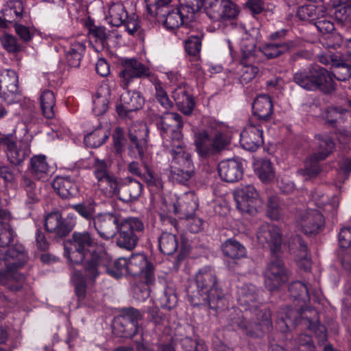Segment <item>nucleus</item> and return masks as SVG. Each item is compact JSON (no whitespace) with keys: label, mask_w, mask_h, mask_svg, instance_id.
Segmentation results:
<instances>
[{"label":"nucleus","mask_w":351,"mask_h":351,"mask_svg":"<svg viewBox=\"0 0 351 351\" xmlns=\"http://www.w3.org/2000/svg\"><path fill=\"white\" fill-rule=\"evenodd\" d=\"M182 117L178 113L167 114L158 123L163 146L171 156V178L177 182L186 184L194 174V165L182 139Z\"/></svg>","instance_id":"f257e3e1"},{"label":"nucleus","mask_w":351,"mask_h":351,"mask_svg":"<svg viewBox=\"0 0 351 351\" xmlns=\"http://www.w3.org/2000/svg\"><path fill=\"white\" fill-rule=\"evenodd\" d=\"M64 255L72 265H82L88 280L93 282L101 274V267L110 261V256L97 246L87 231L74 232L64 245Z\"/></svg>","instance_id":"f03ea898"},{"label":"nucleus","mask_w":351,"mask_h":351,"mask_svg":"<svg viewBox=\"0 0 351 351\" xmlns=\"http://www.w3.org/2000/svg\"><path fill=\"white\" fill-rule=\"evenodd\" d=\"M186 293L189 301L194 306H206L217 309L224 301V294L216 273L210 267H204L198 271L195 282L187 287Z\"/></svg>","instance_id":"7ed1b4c3"},{"label":"nucleus","mask_w":351,"mask_h":351,"mask_svg":"<svg viewBox=\"0 0 351 351\" xmlns=\"http://www.w3.org/2000/svg\"><path fill=\"white\" fill-rule=\"evenodd\" d=\"M27 261V252L22 245H15L5 252L0 264L5 269H0V285H5L12 291H19L25 280V276L17 272Z\"/></svg>","instance_id":"20e7f679"},{"label":"nucleus","mask_w":351,"mask_h":351,"mask_svg":"<svg viewBox=\"0 0 351 351\" xmlns=\"http://www.w3.org/2000/svg\"><path fill=\"white\" fill-rule=\"evenodd\" d=\"M293 80L296 84L310 91L319 90L325 93H330L336 88L332 74L316 64L295 72Z\"/></svg>","instance_id":"39448f33"},{"label":"nucleus","mask_w":351,"mask_h":351,"mask_svg":"<svg viewBox=\"0 0 351 351\" xmlns=\"http://www.w3.org/2000/svg\"><path fill=\"white\" fill-rule=\"evenodd\" d=\"M171 0H145L147 12L152 17H155L158 21H164L167 29H175L182 25H188L195 19L193 12L186 11V8H176L168 12L164 19L163 9Z\"/></svg>","instance_id":"423d86ee"},{"label":"nucleus","mask_w":351,"mask_h":351,"mask_svg":"<svg viewBox=\"0 0 351 351\" xmlns=\"http://www.w3.org/2000/svg\"><path fill=\"white\" fill-rule=\"evenodd\" d=\"M317 151L306 160L304 169L298 171V176H302L304 180L316 177L321 171L319 160L326 158L335 148V143L332 138L326 134L315 136Z\"/></svg>","instance_id":"0eeeda50"},{"label":"nucleus","mask_w":351,"mask_h":351,"mask_svg":"<svg viewBox=\"0 0 351 351\" xmlns=\"http://www.w3.org/2000/svg\"><path fill=\"white\" fill-rule=\"evenodd\" d=\"M143 319L142 313L133 307L124 308L112 324V332L117 337L131 338L138 331V323Z\"/></svg>","instance_id":"6e6552de"},{"label":"nucleus","mask_w":351,"mask_h":351,"mask_svg":"<svg viewBox=\"0 0 351 351\" xmlns=\"http://www.w3.org/2000/svg\"><path fill=\"white\" fill-rule=\"evenodd\" d=\"M122 70L119 73V84L123 89H128L135 80L142 77L154 76L149 70L143 63L136 59H125L122 63Z\"/></svg>","instance_id":"1a4fd4ad"},{"label":"nucleus","mask_w":351,"mask_h":351,"mask_svg":"<svg viewBox=\"0 0 351 351\" xmlns=\"http://www.w3.org/2000/svg\"><path fill=\"white\" fill-rule=\"evenodd\" d=\"M289 278V271L283 261L278 256H273L265 271V285L270 291L278 289L286 283Z\"/></svg>","instance_id":"9d476101"},{"label":"nucleus","mask_w":351,"mask_h":351,"mask_svg":"<svg viewBox=\"0 0 351 351\" xmlns=\"http://www.w3.org/2000/svg\"><path fill=\"white\" fill-rule=\"evenodd\" d=\"M16 73L12 69L0 71V97L8 104L19 102L22 95Z\"/></svg>","instance_id":"9b49d317"},{"label":"nucleus","mask_w":351,"mask_h":351,"mask_svg":"<svg viewBox=\"0 0 351 351\" xmlns=\"http://www.w3.org/2000/svg\"><path fill=\"white\" fill-rule=\"evenodd\" d=\"M296 221L298 228L306 234H317L324 225L321 212L310 207L298 214Z\"/></svg>","instance_id":"f8f14e48"},{"label":"nucleus","mask_w":351,"mask_h":351,"mask_svg":"<svg viewBox=\"0 0 351 351\" xmlns=\"http://www.w3.org/2000/svg\"><path fill=\"white\" fill-rule=\"evenodd\" d=\"M3 147L8 160L15 165L21 164L31 152L30 143L27 140L17 141L12 135H8Z\"/></svg>","instance_id":"ddd939ff"},{"label":"nucleus","mask_w":351,"mask_h":351,"mask_svg":"<svg viewBox=\"0 0 351 351\" xmlns=\"http://www.w3.org/2000/svg\"><path fill=\"white\" fill-rule=\"evenodd\" d=\"M128 271L131 276H142L148 284L155 281L154 266L143 254H134L128 259Z\"/></svg>","instance_id":"4468645a"},{"label":"nucleus","mask_w":351,"mask_h":351,"mask_svg":"<svg viewBox=\"0 0 351 351\" xmlns=\"http://www.w3.org/2000/svg\"><path fill=\"white\" fill-rule=\"evenodd\" d=\"M256 237L263 245H268L273 254L280 252L282 245L280 229L274 224L264 223L258 228Z\"/></svg>","instance_id":"2eb2a0df"},{"label":"nucleus","mask_w":351,"mask_h":351,"mask_svg":"<svg viewBox=\"0 0 351 351\" xmlns=\"http://www.w3.org/2000/svg\"><path fill=\"white\" fill-rule=\"evenodd\" d=\"M93 223L99 236L109 240L117 233L119 217L111 213H99L93 218Z\"/></svg>","instance_id":"dca6fc26"},{"label":"nucleus","mask_w":351,"mask_h":351,"mask_svg":"<svg viewBox=\"0 0 351 351\" xmlns=\"http://www.w3.org/2000/svg\"><path fill=\"white\" fill-rule=\"evenodd\" d=\"M258 194L252 185H246L237 189L234 193L237 208L241 212L252 213L256 207Z\"/></svg>","instance_id":"f3484780"},{"label":"nucleus","mask_w":351,"mask_h":351,"mask_svg":"<svg viewBox=\"0 0 351 351\" xmlns=\"http://www.w3.org/2000/svg\"><path fill=\"white\" fill-rule=\"evenodd\" d=\"M79 171L75 170L72 175L58 176L53 182V187L62 198L74 196L78 191Z\"/></svg>","instance_id":"a211bd4d"},{"label":"nucleus","mask_w":351,"mask_h":351,"mask_svg":"<svg viewBox=\"0 0 351 351\" xmlns=\"http://www.w3.org/2000/svg\"><path fill=\"white\" fill-rule=\"evenodd\" d=\"M263 128L260 124H250L241 133V145L246 150L256 151L263 144Z\"/></svg>","instance_id":"6ab92c4d"},{"label":"nucleus","mask_w":351,"mask_h":351,"mask_svg":"<svg viewBox=\"0 0 351 351\" xmlns=\"http://www.w3.org/2000/svg\"><path fill=\"white\" fill-rule=\"evenodd\" d=\"M147 134V128L144 123H134L129 128L128 136L131 143L130 149V151L136 149L141 158L143 156Z\"/></svg>","instance_id":"aec40b11"},{"label":"nucleus","mask_w":351,"mask_h":351,"mask_svg":"<svg viewBox=\"0 0 351 351\" xmlns=\"http://www.w3.org/2000/svg\"><path fill=\"white\" fill-rule=\"evenodd\" d=\"M173 207V213L183 220L195 215L198 207L197 198L193 192L185 193L177 199Z\"/></svg>","instance_id":"412c9836"},{"label":"nucleus","mask_w":351,"mask_h":351,"mask_svg":"<svg viewBox=\"0 0 351 351\" xmlns=\"http://www.w3.org/2000/svg\"><path fill=\"white\" fill-rule=\"evenodd\" d=\"M144 104V98L137 91L126 90L120 97V104L117 106V112L121 116H127L130 112L141 109Z\"/></svg>","instance_id":"4be33fe9"},{"label":"nucleus","mask_w":351,"mask_h":351,"mask_svg":"<svg viewBox=\"0 0 351 351\" xmlns=\"http://www.w3.org/2000/svg\"><path fill=\"white\" fill-rule=\"evenodd\" d=\"M45 227L47 231L62 237L66 236L72 230L73 226L63 220L59 211L51 212L45 219Z\"/></svg>","instance_id":"5701e85b"},{"label":"nucleus","mask_w":351,"mask_h":351,"mask_svg":"<svg viewBox=\"0 0 351 351\" xmlns=\"http://www.w3.org/2000/svg\"><path fill=\"white\" fill-rule=\"evenodd\" d=\"M172 97L176 103L178 109L186 115L192 113L195 102L190 93L189 88L183 82L173 90Z\"/></svg>","instance_id":"b1692460"},{"label":"nucleus","mask_w":351,"mask_h":351,"mask_svg":"<svg viewBox=\"0 0 351 351\" xmlns=\"http://www.w3.org/2000/svg\"><path fill=\"white\" fill-rule=\"evenodd\" d=\"M219 175L227 182H234L243 176L242 164L236 160L221 161L218 166Z\"/></svg>","instance_id":"393cba45"},{"label":"nucleus","mask_w":351,"mask_h":351,"mask_svg":"<svg viewBox=\"0 0 351 351\" xmlns=\"http://www.w3.org/2000/svg\"><path fill=\"white\" fill-rule=\"evenodd\" d=\"M239 12V7L232 0H220L217 9L208 11V14L214 21H226L235 19Z\"/></svg>","instance_id":"a878e982"},{"label":"nucleus","mask_w":351,"mask_h":351,"mask_svg":"<svg viewBox=\"0 0 351 351\" xmlns=\"http://www.w3.org/2000/svg\"><path fill=\"white\" fill-rule=\"evenodd\" d=\"M111 90L106 84H101L93 96V111L97 116L104 114L108 108Z\"/></svg>","instance_id":"bb28decb"},{"label":"nucleus","mask_w":351,"mask_h":351,"mask_svg":"<svg viewBox=\"0 0 351 351\" xmlns=\"http://www.w3.org/2000/svg\"><path fill=\"white\" fill-rule=\"evenodd\" d=\"M143 191L142 184L132 178H126L123 184L120 185L118 193L120 198L124 202H132L137 199Z\"/></svg>","instance_id":"cd10ccee"},{"label":"nucleus","mask_w":351,"mask_h":351,"mask_svg":"<svg viewBox=\"0 0 351 351\" xmlns=\"http://www.w3.org/2000/svg\"><path fill=\"white\" fill-rule=\"evenodd\" d=\"M326 14V8L322 3L300 6L297 10V16L302 21L315 23L319 19H322Z\"/></svg>","instance_id":"c85d7f7f"},{"label":"nucleus","mask_w":351,"mask_h":351,"mask_svg":"<svg viewBox=\"0 0 351 351\" xmlns=\"http://www.w3.org/2000/svg\"><path fill=\"white\" fill-rule=\"evenodd\" d=\"M299 44L300 42L298 40L267 43L263 47L262 52L269 59L275 58L296 48Z\"/></svg>","instance_id":"c756f323"},{"label":"nucleus","mask_w":351,"mask_h":351,"mask_svg":"<svg viewBox=\"0 0 351 351\" xmlns=\"http://www.w3.org/2000/svg\"><path fill=\"white\" fill-rule=\"evenodd\" d=\"M320 117L335 127L337 123H344L348 118H351V112L341 107L330 106L322 110Z\"/></svg>","instance_id":"7c9ffc66"},{"label":"nucleus","mask_w":351,"mask_h":351,"mask_svg":"<svg viewBox=\"0 0 351 351\" xmlns=\"http://www.w3.org/2000/svg\"><path fill=\"white\" fill-rule=\"evenodd\" d=\"M261 290L252 284L243 285L238 289L239 301L242 305L256 308L260 301Z\"/></svg>","instance_id":"2f4dec72"},{"label":"nucleus","mask_w":351,"mask_h":351,"mask_svg":"<svg viewBox=\"0 0 351 351\" xmlns=\"http://www.w3.org/2000/svg\"><path fill=\"white\" fill-rule=\"evenodd\" d=\"M253 113L260 120L268 121L273 113V104L271 98L262 95L258 96L252 105Z\"/></svg>","instance_id":"473e14b6"},{"label":"nucleus","mask_w":351,"mask_h":351,"mask_svg":"<svg viewBox=\"0 0 351 351\" xmlns=\"http://www.w3.org/2000/svg\"><path fill=\"white\" fill-rule=\"evenodd\" d=\"M29 171L37 180H45L49 173V166L43 155L33 156L30 160Z\"/></svg>","instance_id":"72a5a7b5"},{"label":"nucleus","mask_w":351,"mask_h":351,"mask_svg":"<svg viewBox=\"0 0 351 351\" xmlns=\"http://www.w3.org/2000/svg\"><path fill=\"white\" fill-rule=\"evenodd\" d=\"M195 138V145L199 155L206 157L213 154L210 131L199 132Z\"/></svg>","instance_id":"f704fd0d"},{"label":"nucleus","mask_w":351,"mask_h":351,"mask_svg":"<svg viewBox=\"0 0 351 351\" xmlns=\"http://www.w3.org/2000/svg\"><path fill=\"white\" fill-rule=\"evenodd\" d=\"M128 13L121 3H113L110 5L106 19L112 26L120 27L125 19Z\"/></svg>","instance_id":"c9c22d12"},{"label":"nucleus","mask_w":351,"mask_h":351,"mask_svg":"<svg viewBox=\"0 0 351 351\" xmlns=\"http://www.w3.org/2000/svg\"><path fill=\"white\" fill-rule=\"evenodd\" d=\"M309 204L315 205L319 208L330 211L337 208L339 206V199L334 196L329 199L328 197L325 195L320 191H315L311 194V199Z\"/></svg>","instance_id":"e433bc0d"},{"label":"nucleus","mask_w":351,"mask_h":351,"mask_svg":"<svg viewBox=\"0 0 351 351\" xmlns=\"http://www.w3.org/2000/svg\"><path fill=\"white\" fill-rule=\"evenodd\" d=\"M293 244L298 248L295 255V261L298 266L304 271H308L311 267V261L308 253L306 245L298 236L294 239V242L291 245Z\"/></svg>","instance_id":"4c0bfd02"},{"label":"nucleus","mask_w":351,"mask_h":351,"mask_svg":"<svg viewBox=\"0 0 351 351\" xmlns=\"http://www.w3.org/2000/svg\"><path fill=\"white\" fill-rule=\"evenodd\" d=\"M213 154L223 149L229 143V139L224 134L223 126L215 124L210 128Z\"/></svg>","instance_id":"58836bf2"},{"label":"nucleus","mask_w":351,"mask_h":351,"mask_svg":"<svg viewBox=\"0 0 351 351\" xmlns=\"http://www.w3.org/2000/svg\"><path fill=\"white\" fill-rule=\"evenodd\" d=\"M165 289L162 295L159 298L162 308L171 309L175 307L178 303V296L176 292L175 285L171 282L164 281Z\"/></svg>","instance_id":"ea45409f"},{"label":"nucleus","mask_w":351,"mask_h":351,"mask_svg":"<svg viewBox=\"0 0 351 351\" xmlns=\"http://www.w3.org/2000/svg\"><path fill=\"white\" fill-rule=\"evenodd\" d=\"M40 107L43 114L47 119H52L55 116L56 97L51 90H44L40 97Z\"/></svg>","instance_id":"a19ab883"},{"label":"nucleus","mask_w":351,"mask_h":351,"mask_svg":"<svg viewBox=\"0 0 351 351\" xmlns=\"http://www.w3.org/2000/svg\"><path fill=\"white\" fill-rule=\"evenodd\" d=\"M98 187L104 192L106 196H112L118 193L120 184L117 178L112 173L97 180Z\"/></svg>","instance_id":"79ce46f5"},{"label":"nucleus","mask_w":351,"mask_h":351,"mask_svg":"<svg viewBox=\"0 0 351 351\" xmlns=\"http://www.w3.org/2000/svg\"><path fill=\"white\" fill-rule=\"evenodd\" d=\"M221 247L223 254L231 258H241L246 254L245 247L233 239H228L222 244Z\"/></svg>","instance_id":"37998d69"},{"label":"nucleus","mask_w":351,"mask_h":351,"mask_svg":"<svg viewBox=\"0 0 351 351\" xmlns=\"http://www.w3.org/2000/svg\"><path fill=\"white\" fill-rule=\"evenodd\" d=\"M234 72L241 84H247L257 76L259 69L253 64H239Z\"/></svg>","instance_id":"c03bdc74"},{"label":"nucleus","mask_w":351,"mask_h":351,"mask_svg":"<svg viewBox=\"0 0 351 351\" xmlns=\"http://www.w3.org/2000/svg\"><path fill=\"white\" fill-rule=\"evenodd\" d=\"M85 45L80 42L73 43L66 52V60L70 67L77 68L80 66Z\"/></svg>","instance_id":"a18cd8bd"},{"label":"nucleus","mask_w":351,"mask_h":351,"mask_svg":"<svg viewBox=\"0 0 351 351\" xmlns=\"http://www.w3.org/2000/svg\"><path fill=\"white\" fill-rule=\"evenodd\" d=\"M158 242L160 252L166 255L173 254L178 247L177 237L173 233L162 232Z\"/></svg>","instance_id":"49530a36"},{"label":"nucleus","mask_w":351,"mask_h":351,"mask_svg":"<svg viewBox=\"0 0 351 351\" xmlns=\"http://www.w3.org/2000/svg\"><path fill=\"white\" fill-rule=\"evenodd\" d=\"M117 232L119 234L117 239V244L119 247L132 250L136 247L138 237L134 233L123 230L120 226L118 227Z\"/></svg>","instance_id":"de8ad7c7"},{"label":"nucleus","mask_w":351,"mask_h":351,"mask_svg":"<svg viewBox=\"0 0 351 351\" xmlns=\"http://www.w3.org/2000/svg\"><path fill=\"white\" fill-rule=\"evenodd\" d=\"M108 138L107 131L101 128H97L94 131L88 133L84 136V144L87 147L95 148L101 146Z\"/></svg>","instance_id":"09e8293b"},{"label":"nucleus","mask_w":351,"mask_h":351,"mask_svg":"<svg viewBox=\"0 0 351 351\" xmlns=\"http://www.w3.org/2000/svg\"><path fill=\"white\" fill-rule=\"evenodd\" d=\"M23 6L20 1H12L8 3L4 9L3 16L5 20L10 22H17L23 16Z\"/></svg>","instance_id":"8fccbe9b"},{"label":"nucleus","mask_w":351,"mask_h":351,"mask_svg":"<svg viewBox=\"0 0 351 351\" xmlns=\"http://www.w3.org/2000/svg\"><path fill=\"white\" fill-rule=\"evenodd\" d=\"M255 172L264 182H269L274 178V171L271 162L267 159L261 160L257 162Z\"/></svg>","instance_id":"3c124183"},{"label":"nucleus","mask_w":351,"mask_h":351,"mask_svg":"<svg viewBox=\"0 0 351 351\" xmlns=\"http://www.w3.org/2000/svg\"><path fill=\"white\" fill-rule=\"evenodd\" d=\"M145 174L143 177V180L146 182L149 189L155 193H157L162 189L163 182L160 176L152 171L147 165H144Z\"/></svg>","instance_id":"603ef678"},{"label":"nucleus","mask_w":351,"mask_h":351,"mask_svg":"<svg viewBox=\"0 0 351 351\" xmlns=\"http://www.w3.org/2000/svg\"><path fill=\"white\" fill-rule=\"evenodd\" d=\"M332 80L335 77L339 81H346L351 78V64L344 62L334 61L332 63Z\"/></svg>","instance_id":"864d4df0"},{"label":"nucleus","mask_w":351,"mask_h":351,"mask_svg":"<svg viewBox=\"0 0 351 351\" xmlns=\"http://www.w3.org/2000/svg\"><path fill=\"white\" fill-rule=\"evenodd\" d=\"M267 215L272 220H279L282 215V204L277 196L271 195L267 204Z\"/></svg>","instance_id":"5fc2aeb1"},{"label":"nucleus","mask_w":351,"mask_h":351,"mask_svg":"<svg viewBox=\"0 0 351 351\" xmlns=\"http://www.w3.org/2000/svg\"><path fill=\"white\" fill-rule=\"evenodd\" d=\"M21 185L27 193V203L33 204L38 201L40 189L30 178L26 176H23L21 180Z\"/></svg>","instance_id":"6e6d98bb"},{"label":"nucleus","mask_w":351,"mask_h":351,"mask_svg":"<svg viewBox=\"0 0 351 351\" xmlns=\"http://www.w3.org/2000/svg\"><path fill=\"white\" fill-rule=\"evenodd\" d=\"M71 280L75 283V293L78 298L80 301H82L86 296V282L93 284L96 279L91 282L88 280L86 278V275L83 277L80 273V271H75L71 276Z\"/></svg>","instance_id":"4d7b16f0"},{"label":"nucleus","mask_w":351,"mask_h":351,"mask_svg":"<svg viewBox=\"0 0 351 351\" xmlns=\"http://www.w3.org/2000/svg\"><path fill=\"white\" fill-rule=\"evenodd\" d=\"M90 165L97 180L112 173L110 171L111 164L106 160H101L97 157L93 158Z\"/></svg>","instance_id":"13d9d810"},{"label":"nucleus","mask_w":351,"mask_h":351,"mask_svg":"<svg viewBox=\"0 0 351 351\" xmlns=\"http://www.w3.org/2000/svg\"><path fill=\"white\" fill-rule=\"evenodd\" d=\"M96 203L93 200L75 204L72 208L83 218L93 221L95 215Z\"/></svg>","instance_id":"bf43d9fd"},{"label":"nucleus","mask_w":351,"mask_h":351,"mask_svg":"<svg viewBox=\"0 0 351 351\" xmlns=\"http://www.w3.org/2000/svg\"><path fill=\"white\" fill-rule=\"evenodd\" d=\"M119 226L123 230L131 231L135 234L136 232H143L145 228L143 222L137 217L119 218Z\"/></svg>","instance_id":"052dcab7"},{"label":"nucleus","mask_w":351,"mask_h":351,"mask_svg":"<svg viewBox=\"0 0 351 351\" xmlns=\"http://www.w3.org/2000/svg\"><path fill=\"white\" fill-rule=\"evenodd\" d=\"M291 295L295 299L306 301L308 299V289L306 284L300 281L291 283L289 287Z\"/></svg>","instance_id":"680f3d73"},{"label":"nucleus","mask_w":351,"mask_h":351,"mask_svg":"<svg viewBox=\"0 0 351 351\" xmlns=\"http://www.w3.org/2000/svg\"><path fill=\"white\" fill-rule=\"evenodd\" d=\"M125 27L127 32L132 36H141L142 29L140 25L138 17L135 14H131L128 16L122 24Z\"/></svg>","instance_id":"e2e57ef3"},{"label":"nucleus","mask_w":351,"mask_h":351,"mask_svg":"<svg viewBox=\"0 0 351 351\" xmlns=\"http://www.w3.org/2000/svg\"><path fill=\"white\" fill-rule=\"evenodd\" d=\"M203 35L198 34L197 35H191L185 41V50L192 56H196L201 51L202 39Z\"/></svg>","instance_id":"0e129e2a"},{"label":"nucleus","mask_w":351,"mask_h":351,"mask_svg":"<svg viewBox=\"0 0 351 351\" xmlns=\"http://www.w3.org/2000/svg\"><path fill=\"white\" fill-rule=\"evenodd\" d=\"M257 315L258 321L254 324L256 328L261 332L269 331L272 328L270 311L268 310L261 311Z\"/></svg>","instance_id":"69168bd1"},{"label":"nucleus","mask_w":351,"mask_h":351,"mask_svg":"<svg viewBox=\"0 0 351 351\" xmlns=\"http://www.w3.org/2000/svg\"><path fill=\"white\" fill-rule=\"evenodd\" d=\"M184 220V224L192 233H197L203 229L204 221L195 215L190 216Z\"/></svg>","instance_id":"338daca9"},{"label":"nucleus","mask_w":351,"mask_h":351,"mask_svg":"<svg viewBox=\"0 0 351 351\" xmlns=\"http://www.w3.org/2000/svg\"><path fill=\"white\" fill-rule=\"evenodd\" d=\"M176 348L178 350L179 346L183 348V351H199V348L203 349L201 345H197L191 338L185 337L178 341V339H175Z\"/></svg>","instance_id":"774afa93"}]
</instances>
